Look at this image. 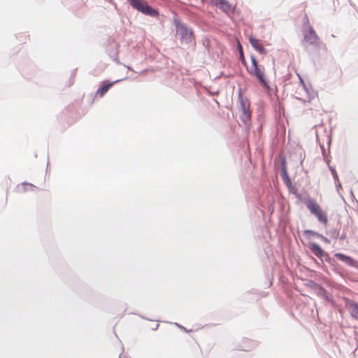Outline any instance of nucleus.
<instances>
[{
	"mask_svg": "<svg viewBox=\"0 0 358 358\" xmlns=\"http://www.w3.org/2000/svg\"><path fill=\"white\" fill-rule=\"evenodd\" d=\"M308 248L311 252L320 259L321 262H316V263L317 266L324 272L328 273L327 267L324 264V262H326L330 265L332 271L335 273L343 276V273L336 261L334 258L331 257L329 255L325 252L319 244L315 242L310 243L308 245Z\"/></svg>",
	"mask_w": 358,
	"mask_h": 358,
	"instance_id": "obj_1",
	"label": "nucleus"
},
{
	"mask_svg": "<svg viewBox=\"0 0 358 358\" xmlns=\"http://www.w3.org/2000/svg\"><path fill=\"white\" fill-rule=\"evenodd\" d=\"M173 22L176 28V36L181 44L189 45L195 43V35L193 29L178 17H174Z\"/></svg>",
	"mask_w": 358,
	"mask_h": 358,
	"instance_id": "obj_2",
	"label": "nucleus"
},
{
	"mask_svg": "<svg viewBox=\"0 0 358 358\" xmlns=\"http://www.w3.org/2000/svg\"><path fill=\"white\" fill-rule=\"evenodd\" d=\"M127 1L133 8L145 15L150 17L159 15L158 10L149 5L145 0H127Z\"/></svg>",
	"mask_w": 358,
	"mask_h": 358,
	"instance_id": "obj_3",
	"label": "nucleus"
},
{
	"mask_svg": "<svg viewBox=\"0 0 358 358\" xmlns=\"http://www.w3.org/2000/svg\"><path fill=\"white\" fill-rule=\"evenodd\" d=\"M239 110L242 114L240 116L246 128L249 127L251 120V111L250 110V103L247 98L243 97L241 90H238Z\"/></svg>",
	"mask_w": 358,
	"mask_h": 358,
	"instance_id": "obj_4",
	"label": "nucleus"
},
{
	"mask_svg": "<svg viewBox=\"0 0 358 358\" xmlns=\"http://www.w3.org/2000/svg\"><path fill=\"white\" fill-rule=\"evenodd\" d=\"M303 41L317 49H325V44L320 40L313 27L309 26V30L304 31Z\"/></svg>",
	"mask_w": 358,
	"mask_h": 358,
	"instance_id": "obj_5",
	"label": "nucleus"
},
{
	"mask_svg": "<svg viewBox=\"0 0 358 358\" xmlns=\"http://www.w3.org/2000/svg\"><path fill=\"white\" fill-rule=\"evenodd\" d=\"M246 70L249 74L254 76L257 80L262 87L265 89L269 88L268 83L264 73V68L262 66H256L253 68L248 67Z\"/></svg>",
	"mask_w": 358,
	"mask_h": 358,
	"instance_id": "obj_6",
	"label": "nucleus"
},
{
	"mask_svg": "<svg viewBox=\"0 0 358 358\" xmlns=\"http://www.w3.org/2000/svg\"><path fill=\"white\" fill-rule=\"evenodd\" d=\"M213 3L226 14L232 13L235 6H232L227 0H212Z\"/></svg>",
	"mask_w": 358,
	"mask_h": 358,
	"instance_id": "obj_7",
	"label": "nucleus"
},
{
	"mask_svg": "<svg viewBox=\"0 0 358 358\" xmlns=\"http://www.w3.org/2000/svg\"><path fill=\"white\" fill-rule=\"evenodd\" d=\"M109 48L108 49V54L109 57L116 63H120L118 59L119 53V44L113 39L109 41Z\"/></svg>",
	"mask_w": 358,
	"mask_h": 358,
	"instance_id": "obj_8",
	"label": "nucleus"
},
{
	"mask_svg": "<svg viewBox=\"0 0 358 358\" xmlns=\"http://www.w3.org/2000/svg\"><path fill=\"white\" fill-rule=\"evenodd\" d=\"M124 79H118L113 82L109 80H104L102 82L101 85L96 90V95L102 97L115 84L123 80Z\"/></svg>",
	"mask_w": 358,
	"mask_h": 358,
	"instance_id": "obj_9",
	"label": "nucleus"
},
{
	"mask_svg": "<svg viewBox=\"0 0 358 358\" xmlns=\"http://www.w3.org/2000/svg\"><path fill=\"white\" fill-rule=\"evenodd\" d=\"M345 305L349 310L350 316L358 320V303L350 300V299H346Z\"/></svg>",
	"mask_w": 358,
	"mask_h": 358,
	"instance_id": "obj_10",
	"label": "nucleus"
},
{
	"mask_svg": "<svg viewBox=\"0 0 358 358\" xmlns=\"http://www.w3.org/2000/svg\"><path fill=\"white\" fill-rule=\"evenodd\" d=\"M334 257L338 259L340 261L345 263L348 266L352 267H357L358 263L350 256L346 255L341 252H336L334 254Z\"/></svg>",
	"mask_w": 358,
	"mask_h": 358,
	"instance_id": "obj_11",
	"label": "nucleus"
},
{
	"mask_svg": "<svg viewBox=\"0 0 358 358\" xmlns=\"http://www.w3.org/2000/svg\"><path fill=\"white\" fill-rule=\"evenodd\" d=\"M249 42L252 47L259 53H260L261 55L266 54V50L264 48L263 45L259 43V41L258 39L251 36L249 38Z\"/></svg>",
	"mask_w": 358,
	"mask_h": 358,
	"instance_id": "obj_12",
	"label": "nucleus"
},
{
	"mask_svg": "<svg viewBox=\"0 0 358 358\" xmlns=\"http://www.w3.org/2000/svg\"><path fill=\"white\" fill-rule=\"evenodd\" d=\"M305 204L307 207V208L310 210V212L311 213V214H314L315 212H317L319 209H320V206H319V204H317L316 203V201H315L313 199H307L306 201H305Z\"/></svg>",
	"mask_w": 358,
	"mask_h": 358,
	"instance_id": "obj_13",
	"label": "nucleus"
},
{
	"mask_svg": "<svg viewBox=\"0 0 358 358\" xmlns=\"http://www.w3.org/2000/svg\"><path fill=\"white\" fill-rule=\"evenodd\" d=\"M309 283V286L315 289L318 295L322 296H324L326 295L327 290L320 284H318L313 280H310Z\"/></svg>",
	"mask_w": 358,
	"mask_h": 358,
	"instance_id": "obj_14",
	"label": "nucleus"
},
{
	"mask_svg": "<svg viewBox=\"0 0 358 358\" xmlns=\"http://www.w3.org/2000/svg\"><path fill=\"white\" fill-rule=\"evenodd\" d=\"M280 172L282 179L289 177L287 171L286 159L285 157H282L280 159Z\"/></svg>",
	"mask_w": 358,
	"mask_h": 358,
	"instance_id": "obj_15",
	"label": "nucleus"
},
{
	"mask_svg": "<svg viewBox=\"0 0 358 358\" xmlns=\"http://www.w3.org/2000/svg\"><path fill=\"white\" fill-rule=\"evenodd\" d=\"M315 217H317L318 221L324 224H327L328 222L327 215L322 210V209H319L317 212L313 214Z\"/></svg>",
	"mask_w": 358,
	"mask_h": 358,
	"instance_id": "obj_16",
	"label": "nucleus"
},
{
	"mask_svg": "<svg viewBox=\"0 0 358 358\" xmlns=\"http://www.w3.org/2000/svg\"><path fill=\"white\" fill-rule=\"evenodd\" d=\"M304 234L306 235L307 236H315L317 238H319L320 236H321V234H319L318 232L317 231H315L313 230H311V229H306L303 231Z\"/></svg>",
	"mask_w": 358,
	"mask_h": 358,
	"instance_id": "obj_17",
	"label": "nucleus"
},
{
	"mask_svg": "<svg viewBox=\"0 0 358 358\" xmlns=\"http://www.w3.org/2000/svg\"><path fill=\"white\" fill-rule=\"evenodd\" d=\"M309 26H310L309 24V20L308 16L306 15L303 19V32L304 31L309 30Z\"/></svg>",
	"mask_w": 358,
	"mask_h": 358,
	"instance_id": "obj_18",
	"label": "nucleus"
},
{
	"mask_svg": "<svg viewBox=\"0 0 358 358\" xmlns=\"http://www.w3.org/2000/svg\"><path fill=\"white\" fill-rule=\"evenodd\" d=\"M329 170H330V171H331V173L332 174V176H333V178L334 180V182L338 181V174L336 173V171L335 168L331 166H330V165H329Z\"/></svg>",
	"mask_w": 358,
	"mask_h": 358,
	"instance_id": "obj_19",
	"label": "nucleus"
},
{
	"mask_svg": "<svg viewBox=\"0 0 358 358\" xmlns=\"http://www.w3.org/2000/svg\"><path fill=\"white\" fill-rule=\"evenodd\" d=\"M239 59L241 62V64L245 67V69H247L248 67V66L247 62L245 59L243 51H240Z\"/></svg>",
	"mask_w": 358,
	"mask_h": 358,
	"instance_id": "obj_20",
	"label": "nucleus"
},
{
	"mask_svg": "<svg viewBox=\"0 0 358 358\" xmlns=\"http://www.w3.org/2000/svg\"><path fill=\"white\" fill-rule=\"evenodd\" d=\"M250 60H251V64H252V66L250 68H253L256 66H259L256 57L253 55H250Z\"/></svg>",
	"mask_w": 358,
	"mask_h": 358,
	"instance_id": "obj_21",
	"label": "nucleus"
},
{
	"mask_svg": "<svg viewBox=\"0 0 358 358\" xmlns=\"http://www.w3.org/2000/svg\"><path fill=\"white\" fill-rule=\"evenodd\" d=\"M282 180L287 188H291L292 182L289 177Z\"/></svg>",
	"mask_w": 358,
	"mask_h": 358,
	"instance_id": "obj_22",
	"label": "nucleus"
},
{
	"mask_svg": "<svg viewBox=\"0 0 358 358\" xmlns=\"http://www.w3.org/2000/svg\"><path fill=\"white\" fill-rule=\"evenodd\" d=\"M320 148H321V150H322V155L324 157V159L326 161V162L329 164V162L330 160L329 159H327V157H326V154H325V149H324V147L323 145H320Z\"/></svg>",
	"mask_w": 358,
	"mask_h": 358,
	"instance_id": "obj_23",
	"label": "nucleus"
},
{
	"mask_svg": "<svg viewBox=\"0 0 358 358\" xmlns=\"http://www.w3.org/2000/svg\"><path fill=\"white\" fill-rule=\"evenodd\" d=\"M329 234H331V236H332L334 238H337L339 236V232L336 230L330 231Z\"/></svg>",
	"mask_w": 358,
	"mask_h": 358,
	"instance_id": "obj_24",
	"label": "nucleus"
},
{
	"mask_svg": "<svg viewBox=\"0 0 358 358\" xmlns=\"http://www.w3.org/2000/svg\"><path fill=\"white\" fill-rule=\"evenodd\" d=\"M323 242H324L327 244H329L331 243L330 240L327 238V237L324 236L321 234V236L319 237Z\"/></svg>",
	"mask_w": 358,
	"mask_h": 358,
	"instance_id": "obj_25",
	"label": "nucleus"
},
{
	"mask_svg": "<svg viewBox=\"0 0 358 358\" xmlns=\"http://www.w3.org/2000/svg\"><path fill=\"white\" fill-rule=\"evenodd\" d=\"M290 193L296 194H297V189L296 187L292 184L291 188H288Z\"/></svg>",
	"mask_w": 358,
	"mask_h": 358,
	"instance_id": "obj_26",
	"label": "nucleus"
},
{
	"mask_svg": "<svg viewBox=\"0 0 358 358\" xmlns=\"http://www.w3.org/2000/svg\"><path fill=\"white\" fill-rule=\"evenodd\" d=\"M210 41L208 39H206V41L203 42V45L206 46V49L209 51V46H210Z\"/></svg>",
	"mask_w": 358,
	"mask_h": 358,
	"instance_id": "obj_27",
	"label": "nucleus"
},
{
	"mask_svg": "<svg viewBox=\"0 0 358 358\" xmlns=\"http://www.w3.org/2000/svg\"><path fill=\"white\" fill-rule=\"evenodd\" d=\"M299 80H300V83H301L302 84V85H303V89H304L307 92H308V90H307V88H306V85H305V83H304V81H303V79H302L301 78H300V77H299Z\"/></svg>",
	"mask_w": 358,
	"mask_h": 358,
	"instance_id": "obj_28",
	"label": "nucleus"
},
{
	"mask_svg": "<svg viewBox=\"0 0 358 358\" xmlns=\"http://www.w3.org/2000/svg\"><path fill=\"white\" fill-rule=\"evenodd\" d=\"M335 185H336V187L337 189V191H338L339 188H341V184L339 182V180L335 182Z\"/></svg>",
	"mask_w": 358,
	"mask_h": 358,
	"instance_id": "obj_29",
	"label": "nucleus"
},
{
	"mask_svg": "<svg viewBox=\"0 0 358 358\" xmlns=\"http://www.w3.org/2000/svg\"><path fill=\"white\" fill-rule=\"evenodd\" d=\"M237 50L238 51V55L240 54V51H243L242 45H241L240 43H238Z\"/></svg>",
	"mask_w": 358,
	"mask_h": 358,
	"instance_id": "obj_30",
	"label": "nucleus"
},
{
	"mask_svg": "<svg viewBox=\"0 0 358 358\" xmlns=\"http://www.w3.org/2000/svg\"><path fill=\"white\" fill-rule=\"evenodd\" d=\"M345 236L346 234L345 233H343L340 236H339V239L340 240H343L345 238Z\"/></svg>",
	"mask_w": 358,
	"mask_h": 358,
	"instance_id": "obj_31",
	"label": "nucleus"
},
{
	"mask_svg": "<svg viewBox=\"0 0 358 358\" xmlns=\"http://www.w3.org/2000/svg\"><path fill=\"white\" fill-rule=\"evenodd\" d=\"M175 324H176L177 327H178L179 328L182 329H185V327H182V326L180 325V324H178V323H175Z\"/></svg>",
	"mask_w": 358,
	"mask_h": 358,
	"instance_id": "obj_32",
	"label": "nucleus"
},
{
	"mask_svg": "<svg viewBox=\"0 0 358 358\" xmlns=\"http://www.w3.org/2000/svg\"><path fill=\"white\" fill-rule=\"evenodd\" d=\"M31 185V186H33L31 184H29V183H28V182H22V185Z\"/></svg>",
	"mask_w": 358,
	"mask_h": 358,
	"instance_id": "obj_33",
	"label": "nucleus"
},
{
	"mask_svg": "<svg viewBox=\"0 0 358 358\" xmlns=\"http://www.w3.org/2000/svg\"><path fill=\"white\" fill-rule=\"evenodd\" d=\"M158 327H159V324H157L155 325V328H152V330H156V329H157V328H158Z\"/></svg>",
	"mask_w": 358,
	"mask_h": 358,
	"instance_id": "obj_34",
	"label": "nucleus"
},
{
	"mask_svg": "<svg viewBox=\"0 0 358 358\" xmlns=\"http://www.w3.org/2000/svg\"><path fill=\"white\" fill-rule=\"evenodd\" d=\"M330 143H331V140L329 139V141H328L329 146L330 145Z\"/></svg>",
	"mask_w": 358,
	"mask_h": 358,
	"instance_id": "obj_35",
	"label": "nucleus"
},
{
	"mask_svg": "<svg viewBox=\"0 0 358 358\" xmlns=\"http://www.w3.org/2000/svg\"><path fill=\"white\" fill-rule=\"evenodd\" d=\"M183 330H184L185 331H186V332H187V331H188L187 330V329H185H185H183Z\"/></svg>",
	"mask_w": 358,
	"mask_h": 358,
	"instance_id": "obj_36",
	"label": "nucleus"
},
{
	"mask_svg": "<svg viewBox=\"0 0 358 358\" xmlns=\"http://www.w3.org/2000/svg\"><path fill=\"white\" fill-rule=\"evenodd\" d=\"M308 99H309V101H310L311 100V97L309 96Z\"/></svg>",
	"mask_w": 358,
	"mask_h": 358,
	"instance_id": "obj_37",
	"label": "nucleus"
}]
</instances>
